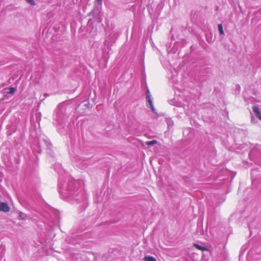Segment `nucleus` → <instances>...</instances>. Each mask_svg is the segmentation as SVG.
<instances>
[{
    "label": "nucleus",
    "instance_id": "1",
    "mask_svg": "<svg viewBox=\"0 0 261 261\" xmlns=\"http://www.w3.org/2000/svg\"><path fill=\"white\" fill-rule=\"evenodd\" d=\"M10 211V207L8 205L4 202H0V211L8 212Z\"/></svg>",
    "mask_w": 261,
    "mask_h": 261
},
{
    "label": "nucleus",
    "instance_id": "2",
    "mask_svg": "<svg viewBox=\"0 0 261 261\" xmlns=\"http://www.w3.org/2000/svg\"><path fill=\"white\" fill-rule=\"evenodd\" d=\"M146 100H147V102H148V103H149V106L150 107V108L152 110V111H154V108L153 103L152 102V101L151 100L150 95V92H149V90H148L147 92Z\"/></svg>",
    "mask_w": 261,
    "mask_h": 261
},
{
    "label": "nucleus",
    "instance_id": "8",
    "mask_svg": "<svg viewBox=\"0 0 261 261\" xmlns=\"http://www.w3.org/2000/svg\"><path fill=\"white\" fill-rule=\"evenodd\" d=\"M9 91L7 92L8 94H13L15 91H16V89L14 87H10L9 89Z\"/></svg>",
    "mask_w": 261,
    "mask_h": 261
},
{
    "label": "nucleus",
    "instance_id": "9",
    "mask_svg": "<svg viewBox=\"0 0 261 261\" xmlns=\"http://www.w3.org/2000/svg\"><path fill=\"white\" fill-rule=\"evenodd\" d=\"M26 1L32 5H35V3L34 0H26Z\"/></svg>",
    "mask_w": 261,
    "mask_h": 261
},
{
    "label": "nucleus",
    "instance_id": "3",
    "mask_svg": "<svg viewBox=\"0 0 261 261\" xmlns=\"http://www.w3.org/2000/svg\"><path fill=\"white\" fill-rule=\"evenodd\" d=\"M194 246L198 250H201V251L207 250L206 248H205V247H202L201 246H200L198 244H194Z\"/></svg>",
    "mask_w": 261,
    "mask_h": 261
},
{
    "label": "nucleus",
    "instance_id": "6",
    "mask_svg": "<svg viewBox=\"0 0 261 261\" xmlns=\"http://www.w3.org/2000/svg\"><path fill=\"white\" fill-rule=\"evenodd\" d=\"M146 144L147 145H153L154 144H156L158 143V141H156V140H152V141H146L145 142Z\"/></svg>",
    "mask_w": 261,
    "mask_h": 261
},
{
    "label": "nucleus",
    "instance_id": "7",
    "mask_svg": "<svg viewBox=\"0 0 261 261\" xmlns=\"http://www.w3.org/2000/svg\"><path fill=\"white\" fill-rule=\"evenodd\" d=\"M218 30L220 34H224V31L223 30V26L222 24H219L218 25Z\"/></svg>",
    "mask_w": 261,
    "mask_h": 261
},
{
    "label": "nucleus",
    "instance_id": "4",
    "mask_svg": "<svg viewBox=\"0 0 261 261\" xmlns=\"http://www.w3.org/2000/svg\"><path fill=\"white\" fill-rule=\"evenodd\" d=\"M145 261H156V259L151 256H145L144 258Z\"/></svg>",
    "mask_w": 261,
    "mask_h": 261
},
{
    "label": "nucleus",
    "instance_id": "11",
    "mask_svg": "<svg viewBox=\"0 0 261 261\" xmlns=\"http://www.w3.org/2000/svg\"><path fill=\"white\" fill-rule=\"evenodd\" d=\"M101 1L102 0H96V1L98 2H101Z\"/></svg>",
    "mask_w": 261,
    "mask_h": 261
},
{
    "label": "nucleus",
    "instance_id": "5",
    "mask_svg": "<svg viewBox=\"0 0 261 261\" xmlns=\"http://www.w3.org/2000/svg\"><path fill=\"white\" fill-rule=\"evenodd\" d=\"M252 110L253 112L257 115V117L260 115V112L259 111V109L256 106H254L252 108Z\"/></svg>",
    "mask_w": 261,
    "mask_h": 261
},
{
    "label": "nucleus",
    "instance_id": "10",
    "mask_svg": "<svg viewBox=\"0 0 261 261\" xmlns=\"http://www.w3.org/2000/svg\"><path fill=\"white\" fill-rule=\"evenodd\" d=\"M258 119H259L260 120V121H261V114H260V115H259V116H258Z\"/></svg>",
    "mask_w": 261,
    "mask_h": 261
}]
</instances>
